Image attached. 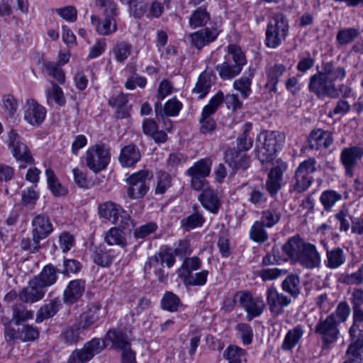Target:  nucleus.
<instances>
[{
  "mask_svg": "<svg viewBox=\"0 0 363 363\" xmlns=\"http://www.w3.org/2000/svg\"><path fill=\"white\" fill-rule=\"evenodd\" d=\"M247 63L246 57L241 48L235 44L228 46V54L224 61L216 66L219 77L223 80H230L238 76Z\"/></svg>",
  "mask_w": 363,
  "mask_h": 363,
  "instance_id": "nucleus-1",
  "label": "nucleus"
},
{
  "mask_svg": "<svg viewBox=\"0 0 363 363\" xmlns=\"http://www.w3.org/2000/svg\"><path fill=\"white\" fill-rule=\"evenodd\" d=\"M285 140V135L279 131H264L256 141L257 157L263 163L274 159L275 153L281 149Z\"/></svg>",
  "mask_w": 363,
  "mask_h": 363,
  "instance_id": "nucleus-2",
  "label": "nucleus"
},
{
  "mask_svg": "<svg viewBox=\"0 0 363 363\" xmlns=\"http://www.w3.org/2000/svg\"><path fill=\"white\" fill-rule=\"evenodd\" d=\"M289 30L286 18L281 13L275 14L269 21L266 30V45L277 48L285 40Z\"/></svg>",
  "mask_w": 363,
  "mask_h": 363,
  "instance_id": "nucleus-3",
  "label": "nucleus"
},
{
  "mask_svg": "<svg viewBox=\"0 0 363 363\" xmlns=\"http://www.w3.org/2000/svg\"><path fill=\"white\" fill-rule=\"evenodd\" d=\"M99 214L123 230L128 229L133 225L128 212L123 210L120 205L112 201H106L100 204Z\"/></svg>",
  "mask_w": 363,
  "mask_h": 363,
  "instance_id": "nucleus-4",
  "label": "nucleus"
},
{
  "mask_svg": "<svg viewBox=\"0 0 363 363\" xmlns=\"http://www.w3.org/2000/svg\"><path fill=\"white\" fill-rule=\"evenodd\" d=\"M152 177V172L146 169L131 174L127 179L129 184L127 190L128 196L131 199L143 198L150 189V183Z\"/></svg>",
  "mask_w": 363,
  "mask_h": 363,
  "instance_id": "nucleus-5",
  "label": "nucleus"
},
{
  "mask_svg": "<svg viewBox=\"0 0 363 363\" xmlns=\"http://www.w3.org/2000/svg\"><path fill=\"white\" fill-rule=\"evenodd\" d=\"M338 323L334 315H330L323 322L319 323V339L321 340L320 355H327L339 335Z\"/></svg>",
  "mask_w": 363,
  "mask_h": 363,
  "instance_id": "nucleus-6",
  "label": "nucleus"
},
{
  "mask_svg": "<svg viewBox=\"0 0 363 363\" xmlns=\"http://www.w3.org/2000/svg\"><path fill=\"white\" fill-rule=\"evenodd\" d=\"M110 160V151L104 145H96L86 152V166L95 173L105 169Z\"/></svg>",
  "mask_w": 363,
  "mask_h": 363,
  "instance_id": "nucleus-7",
  "label": "nucleus"
},
{
  "mask_svg": "<svg viewBox=\"0 0 363 363\" xmlns=\"http://www.w3.org/2000/svg\"><path fill=\"white\" fill-rule=\"evenodd\" d=\"M8 142L9 147L12 149L13 157L17 161L23 164H19V169H25L27 164L34 163V159L28 147L21 141L20 136L13 129L8 133Z\"/></svg>",
  "mask_w": 363,
  "mask_h": 363,
  "instance_id": "nucleus-8",
  "label": "nucleus"
},
{
  "mask_svg": "<svg viewBox=\"0 0 363 363\" xmlns=\"http://www.w3.org/2000/svg\"><path fill=\"white\" fill-rule=\"evenodd\" d=\"M315 171V159L309 158L301 162L297 168L293 188L297 192L305 191L312 182V177L310 175Z\"/></svg>",
  "mask_w": 363,
  "mask_h": 363,
  "instance_id": "nucleus-9",
  "label": "nucleus"
},
{
  "mask_svg": "<svg viewBox=\"0 0 363 363\" xmlns=\"http://www.w3.org/2000/svg\"><path fill=\"white\" fill-rule=\"evenodd\" d=\"M106 347L104 341L94 337L86 342L82 348L75 349L72 353V360L77 363H86Z\"/></svg>",
  "mask_w": 363,
  "mask_h": 363,
  "instance_id": "nucleus-10",
  "label": "nucleus"
},
{
  "mask_svg": "<svg viewBox=\"0 0 363 363\" xmlns=\"http://www.w3.org/2000/svg\"><path fill=\"white\" fill-rule=\"evenodd\" d=\"M363 157V147L353 145L344 147L340 153V160L343 165L345 174L349 177L354 175V169L358 161Z\"/></svg>",
  "mask_w": 363,
  "mask_h": 363,
  "instance_id": "nucleus-11",
  "label": "nucleus"
},
{
  "mask_svg": "<svg viewBox=\"0 0 363 363\" xmlns=\"http://www.w3.org/2000/svg\"><path fill=\"white\" fill-rule=\"evenodd\" d=\"M267 303L274 316L284 313V308L291 303V298L279 293L274 286L269 287L266 292Z\"/></svg>",
  "mask_w": 363,
  "mask_h": 363,
  "instance_id": "nucleus-12",
  "label": "nucleus"
},
{
  "mask_svg": "<svg viewBox=\"0 0 363 363\" xmlns=\"http://www.w3.org/2000/svg\"><path fill=\"white\" fill-rule=\"evenodd\" d=\"M220 33L219 27L214 24L211 27H206L190 34L189 37L191 44L197 49L201 50L215 41Z\"/></svg>",
  "mask_w": 363,
  "mask_h": 363,
  "instance_id": "nucleus-13",
  "label": "nucleus"
},
{
  "mask_svg": "<svg viewBox=\"0 0 363 363\" xmlns=\"http://www.w3.org/2000/svg\"><path fill=\"white\" fill-rule=\"evenodd\" d=\"M143 271L146 279H157L159 282L165 281L168 275L164 270V265L161 259L155 255L147 258Z\"/></svg>",
  "mask_w": 363,
  "mask_h": 363,
  "instance_id": "nucleus-14",
  "label": "nucleus"
},
{
  "mask_svg": "<svg viewBox=\"0 0 363 363\" xmlns=\"http://www.w3.org/2000/svg\"><path fill=\"white\" fill-rule=\"evenodd\" d=\"M240 303L245 309L247 320H252L255 317L259 316L265 308L264 301L261 298H252L250 293L244 292L240 296Z\"/></svg>",
  "mask_w": 363,
  "mask_h": 363,
  "instance_id": "nucleus-15",
  "label": "nucleus"
},
{
  "mask_svg": "<svg viewBox=\"0 0 363 363\" xmlns=\"http://www.w3.org/2000/svg\"><path fill=\"white\" fill-rule=\"evenodd\" d=\"M86 281L83 279H77L70 281L63 291L62 300L67 305L77 303L84 294Z\"/></svg>",
  "mask_w": 363,
  "mask_h": 363,
  "instance_id": "nucleus-16",
  "label": "nucleus"
},
{
  "mask_svg": "<svg viewBox=\"0 0 363 363\" xmlns=\"http://www.w3.org/2000/svg\"><path fill=\"white\" fill-rule=\"evenodd\" d=\"M53 229L52 223L48 216L39 214L33 218L31 233L34 240L40 242L48 238Z\"/></svg>",
  "mask_w": 363,
  "mask_h": 363,
  "instance_id": "nucleus-17",
  "label": "nucleus"
},
{
  "mask_svg": "<svg viewBox=\"0 0 363 363\" xmlns=\"http://www.w3.org/2000/svg\"><path fill=\"white\" fill-rule=\"evenodd\" d=\"M46 289L36 280L32 278L28 281V286L23 288L19 293V298L24 303H33L41 300Z\"/></svg>",
  "mask_w": 363,
  "mask_h": 363,
  "instance_id": "nucleus-18",
  "label": "nucleus"
},
{
  "mask_svg": "<svg viewBox=\"0 0 363 363\" xmlns=\"http://www.w3.org/2000/svg\"><path fill=\"white\" fill-rule=\"evenodd\" d=\"M225 161L235 172L246 170L250 167V157L235 149H228L225 152Z\"/></svg>",
  "mask_w": 363,
  "mask_h": 363,
  "instance_id": "nucleus-19",
  "label": "nucleus"
},
{
  "mask_svg": "<svg viewBox=\"0 0 363 363\" xmlns=\"http://www.w3.org/2000/svg\"><path fill=\"white\" fill-rule=\"evenodd\" d=\"M46 111L35 101L28 100L24 111V118L32 125H39L45 118Z\"/></svg>",
  "mask_w": 363,
  "mask_h": 363,
  "instance_id": "nucleus-20",
  "label": "nucleus"
},
{
  "mask_svg": "<svg viewBox=\"0 0 363 363\" xmlns=\"http://www.w3.org/2000/svg\"><path fill=\"white\" fill-rule=\"evenodd\" d=\"M306 242L299 236L295 235L290 238L288 241L283 245L282 248L284 252L293 261L304 262L308 263L304 257L301 255V251L304 248Z\"/></svg>",
  "mask_w": 363,
  "mask_h": 363,
  "instance_id": "nucleus-21",
  "label": "nucleus"
},
{
  "mask_svg": "<svg viewBox=\"0 0 363 363\" xmlns=\"http://www.w3.org/2000/svg\"><path fill=\"white\" fill-rule=\"evenodd\" d=\"M286 167V164L283 162L270 170L266 182V188L272 196H275L281 189L282 176Z\"/></svg>",
  "mask_w": 363,
  "mask_h": 363,
  "instance_id": "nucleus-22",
  "label": "nucleus"
},
{
  "mask_svg": "<svg viewBox=\"0 0 363 363\" xmlns=\"http://www.w3.org/2000/svg\"><path fill=\"white\" fill-rule=\"evenodd\" d=\"M282 206L279 201H274L270 203L268 208L262 212L261 220L265 227L272 228L278 223L282 215Z\"/></svg>",
  "mask_w": 363,
  "mask_h": 363,
  "instance_id": "nucleus-23",
  "label": "nucleus"
},
{
  "mask_svg": "<svg viewBox=\"0 0 363 363\" xmlns=\"http://www.w3.org/2000/svg\"><path fill=\"white\" fill-rule=\"evenodd\" d=\"M199 200L202 206L212 213H217L220 207V201L218 193L212 188L204 189L199 196Z\"/></svg>",
  "mask_w": 363,
  "mask_h": 363,
  "instance_id": "nucleus-24",
  "label": "nucleus"
},
{
  "mask_svg": "<svg viewBox=\"0 0 363 363\" xmlns=\"http://www.w3.org/2000/svg\"><path fill=\"white\" fill-rule=\"evenodd\" d=\"M105 315V312L102 309L101 306L99 303L96 302L91 305L88 311L82 315V320L80 321L81 328L84 330L96 322L103 318Z\"/></svg>",
  "mask_w": 363,
  "mask_h": 363,
  "instance_id": "nucleus-25",
  "label": "nucleus"
},
{
  "mask_svg": "<svg viewBox=\"0 0 363 363\" xmlns=\"http://www.w3.org/2000/svg\"><path fill=\"white\" fill-rule=\"evenodd\" d=\"M140 157L138 147L134 144H130L121 149L118 160L123 167H130L134 166Z\"/></svg>",
  "mask_w": 363,
  "mask_h": 363,
  "instance_id": "nucleus-26",
  "label": "nucleus"
},
{
  "mask_svg": "<svg viewBox=\"0 0 363 363\" xmlns=\"http://www.w3.org/2000/svg\"><path fill=\"white\" fill-rule=\"evenodd\" d=\"M182 108V104L176 98L168 100L163 108L160 101L155 104V111L158 120H160V118H163V116H177Z\"/></svg>",
  "mask_w": 363,
  "mask_h": 363,
  "instance_id": "nucleus-27",
  "label": "nucleus"
},
{
  "mask_svg": "<svg viewBox=\"0 0 363 363\" xmlns=\"http://www.w3.org/2000/svg\"><path fill=\"white\" fill-rule=\"evenodd\" d=\"M350 343L346 351L347 356L352 357L358 363H363V334L349 333Z\"/></svg>",
  "mask_w": 363,
  "mask_h": 363,
  "instance_id": "nucleus-28",
  "label": "nucleus"
},
{
  "mask_svg": "<svg viewBox=\"0 0 363 363\" xmlns=\"http://www.w3.org/2000/svg\"><path fill=\"white\" fill-rule=\"evenodd\" d=\"M128 95L121 93L113 96L108 99V105L116 109V116L118 118H125L130 116V108L127 106Z\"/></svg>",
  "mask_w": 363,
  "mask_h": 363,
  "instance_id": "nucleus-29",
  "label": "nucleus"
},
{
  "mask_svg": "<svg viewBox=\"0 0 363 363\" xmlns=\"http://www.w3.org/2000/svg\"><path fill=\"white\" fill-rule=\"evenodd\" d=\"M59 271L55 266L51 264L45 265L40 273L35 276L33 278L45 289L55 284L58 279L57 273Z\"/></svg>",
  "mask_w": 363,
  "mask_h": 363,
  "instance_id": "nucleus-30",
  "label": "nucleus"
},
{
  "mask_svg": "<svg viewBox=\"0 0 363 363\" xmlns=\"http://www.w3.org/2000/svg\"><path fill=\"white\" fill-rule=\"evenodd\" d=\"M254 75V69L250 68L240 79L233 82V88L240 93L243 99H247L252 92L251 84Z\"/></svg>",
  "mask_w": 363,
  "mask_h": 363,
  "instance_id": "nucleus-31",
  "label": "nucleus"
},
{
  "mask_svg": "<svg viewBox=\"0 0 363 363\" xmlns=\"http://www.w3.org/2000/svg\"><path fill=\"white\" fill-rule=\"evenodd\" d=\"M115 254L113 250H107L105 247H96L92 253L93 262L101 267H108L113 262Z\"/></svg>",
  "mask_w": 363,
  "mask_h": 363,
  "instance_id": "nucleus-32",
  "label": "nucleus"
},
{
  "mask_svg": "<svg viewBox=\"0 0 363 363\" xmlns=\"http://www.w3.org/2000/svg\"><path fill=\"white\" fill-rule=\"evenodd\" d=\"M62 303L58 298L51 300L48 303L42 306L37 312L35 321L41 323L53 317L59 311Z\"/></svg>",
  "mask_w": 363,
  "mask_h": 363,
  "instance_id": "nucleus-33",
  "label": "nucleus"
},
{
  "mask_svg": "<svg viewBox=\"0 0 363 363\" xmlns=\"http://www.w3.org/2000/svg\"><path fill=\"white\" fill-rule=\"evenodd\" d=\"M47 102L52 106L54 104L58 106H63L66 104V98L61 87L55 82H51L50 86L45 90Z\"/></svg>",
  "mask_w": 363,
  "mask_h": 363,
  "instance_id": "nucleus-34",
  "label": "nucleus"
},
{
  "mask_svg": "<svg viewBox=\"0 0 363 363\" xmlns=\"http://www.w3.org/2000/svg\"><path fill=\"white\" fill-rule=\"evenodd\" d=\"M285 72L286 67L281 64H277L269 67L266 71L267 82L265 84V87L270 91L276 92L279 78L282 76Z\"/></svg>",
  "mask_w": 363,
  "mask_h": 363,
  "instance_id": "nucleus-35",
  "label": "nucleus"
},
{
  "mask_svg": "<svg viewBox=\"0 0 363 363\" xmlns=\"http://www.w3.org/2000/svg\"><path fill=\"white\" fill-rule=\"evenodd\" d=\"M303 327L300 325L289 330L282 342L281 349L285 351L291 350L299 342L303 337Z\"/></svg>",
  "mask_w": 363,
  "mask_h": 363,
  "instance_id": "nucleus-36",
  "label": "nucleus"
},
{
  "mask_svg": "<svg viewBox=\"0 0 363 363\" xmlns=\"http://www.w3.org/2000/svg\"><path fill=\"white\" fill-rule=\"evenodd\" d=\"M106 339L112 343V347L117 350H123L130 346L126 334L118 330H109L106 334Z\"/></svg>",
  "mask_w": 363,
  "mask_h": 363,
  "instance_id": "nucleus-37",
  "label": "nucleus"
},
{
  "mask_svg": "<svg viewBox=\"0 0 363 363\" xmlns=\"http://www.w3.org/2000/svg\"><path fill=\"white\" fill-rule=\"evenodd\" d=\"M346 72L343 67L334 69L333 62H323V72H319V80L343 79Z\"/></svg>",
  "mask_w": 363,
  "mask_h": 363,
  "instance_id": "nucleus-38",
  "label": "nucleus"
},
{
  "mask_svg": "<svg viewBox=\"0 0 363 363\" xmlns=\"http://www.w3.org/2000/svg\"><path fill=\"white\" fill-rule=\"evenodd\" d=\"M47 182L49 189L55 196H63L67 193V190L58 181L52 169L48 168L45 170Z\"/></svg>",
  "mask_w": 363,
  "mask_h": 363,
  "instance_id": "nucleus-39",
  "label": "nucleus"
},
{
  "mask_svg": "<svg viewBox=\"0 0 363 363\" xmlns=\"http://www.w3.org/2000/svg\"><path fill=\"white\" fill-rule=\"evenodd\" d=\"M211 162L209 159H201L189 168L186 174L189 176L206 177L211 172Z\"/></svg>",
  "mask_w": 363,
  "mask_h": 363,
  "instance_id": "nucleus-40",
  "label": "nucleus"
},
{
  "mask_svg": "<svg viewBox=\"0 0 363 363\" xmlns=\"http://www.w3.org/2000/svg\"><path fill=\"white\" fill-rule=\"evenodd\" d=\"M246 351L236 345L228 346L223 352V357L228 360V363H242L245 362Z\"/></svg>",
  "mask_w": 363,
  "mask_h": 363,
  "instance_id": "nucleus-41",
  "label": "nucleus"
},
{
  "mask_svg": "<svg viewBox=\"0 0 363 363\" xmlns=\"http://www.w3.org/2000/svg\"><path fill=\"white\" fill-rule=\"evenodd\" d=\"M133 46L126 41H120L113 46L112 52L118 62H124L131 54Z\"/></svg>",
  "mask_w": 363,
  "mask_h": 363,
  "instance_id": "nucleus-42",
  "label": "nucleus"
},
{
  "mask_svg": "<svg viewBox=\"0 0 363 363\" xmlns=\"http://www.w3.org/2000/svg\"><path fill=\"white\" fill-rule=\"evenodd\" d=\"M210 14L203 7L195 10L189 17V25L192 28L205 26L210 21Z\"/></svg>",
  "mask_w": 363,
  "mask_h": 363,
  "instance_id": "nucleus-43",
  "label": "nucleus"
},
{
  "mask_svg": "<svg viewBox=\"0 0 363 363\" xmlns=\"http://www.w3.org/2000/svg\"><path fill=\"white\" fill-rule=\"evenodd\" d=\"M304 248L301 251V255L304 257L305 259L309 263L304 262H299L304 267L308 269H312L316 266L318 255L316 248L314 245L310 243H306Z\"/></svg>",
  "mask_w": 363,
  "mask_h": 363,
  "instance_id": "nucleus-44",
  "label": "nucleus"
},
{
  "mask_svg": "<svg viewBox=\"0 0 363 363\" xmlns=\"http://www.w3.org/2000/svg\"><path fill=\"white\" fill-rule=\"evenodd\" d=\"M161 306L164 310L175 312L182 306V302L176 294L171 291H166L162 298Z\"/></svg>",
  "mask_w": 363,
  "mask_h": 363,
  "instance_id": "nucleus-45",
  "label": "nucleus"
},
{
  "mask_svg": "<svg viewBox=\"0 0 363 363\" xmlns=\"http://www.w3.org/2000/svg\"><path fill=\"white\" fill-rule=\"evenodd\" d=\"M45 73L54 78L58 83L63 84L65 82V74L62 69L55 62H47L43 65Z\"/></svg>",
  "mask_w": 363,
  "mask_h": 363,
  "instance_id": "nucleus-46",
  "label": "nucleus"
},
{
  "mask_svg": "<svg viewBox=\"0 0 363 363\" xmlns=\"http://www.w3.org/2000/svg\"><path fill=\"white\" fill-rule=\"evenodd\" d=\"M201 261L198 257L185 258L183 264L179 269V276L182 279L186 277L187 274H191L193 271L200 269Z\"/></svg>",
  "mask_w": 363,
  "mask_h": 363,
  "instance_id": "nucleus-47",
  "label": "nucleus"
},
{
  "mask_svg": "<svg viewBox=\"0 0 363 363\" xmlns=\"http://www.w3.org/2000/svg\"><path fill=\"white\" fill-rule=\"evenodd\" d=\"M120 228H111L107 231L105 242L109 245H117L121 247L126 245V240Z\"/></svg>",
  "mask_w": 363,
  "mask_h": 363,
  "instance_id": "nucleus-48",
  "label": "nucleus"
},
{
  "mask_svg": "<svg viewBox=\"0 0 363 363\" xmlns=\"http://www.w3.org/2000/svg\"><path fill=\"white\" fill-rule=\"evenodd\" d=\"M251 129L252 124L246 123L243 133L237 138V147L239 152L247 151L252 147L253 140L249 135Z\"/></svg>",
  "mask_w": 363,
  "mask_h": 363,
  "instance_id": "nucleus-49",
  "label": "nucleus"
},
{
  "mask_svg": "<svg viewBox=\"0 0 363 363\" xmlns=\"http://www.w3.org/2000/svg\"><path fill=\"white\" fill-rule=\"evenodd\" d=\"M12 320L16 325H19L21 322L26 321L33 318V311H28L22 304H16L12 308Z\"/></svg>",
  "mask_w": 363,
  "mask_h": 363,
  "instance_id": "nucleus-50",
  "label": "nucleus"
},
{
  "mask_svg": "<svg viewBox=\"0 0 363 363\" xmlns=\"http://www.w3.org/2000/svg\"><path fill=\"white\" fill-rule=\"evenodd\" d=\"M265 224L262 221H256L251 228L250 238L257 242H264L268 240V234L264 230Z\"/></svg>",
  "mask_w": 363,
  "mask_h": 363,
  "instance_id": "nucleus-51",
  "label": "nucleus"
},
{
  "mask_svg": "<svg viewBox=\"0 0 363 363\" xmlns=\"http://www.w3.org/2000/svg\"><path fill=\"white\" fill-rule=\"evenodd\" d=\"M281 286L284 291L296 298L299 294V279L296 275H289L283 281Z\"/></svg>",
  "mask_w": 363,
  "mask_h": 363,
  "instance_id": "nucleus-52",
  "label": "nucleus"
},
{
  "mask_svg": "<svg viewBox=\"0 0 363 363\" xmlns=\"http://www.w3.org/2000/svg\"><path fill=\"white\" fill-rule=\"evenodd\" d=\"M204 222L205 219L203 216L196 212L182 219L181 226L185 230L189 231L196 228L201 227Z\"/></svg>",
  "mask_w": 363,
  "mask_h": 363,
  "instance_id": "nucleus-53",
  "label": "nucleus"
},
{
  "mask_svg": "<svg viewBox=\"0 0 363 363\" xmlns=\"http://www.w3.org/2000/svg\"><path fill=\"white\" fill-rule=\"evenodd\" d=\"M155 194H163L172 186V177L167 172L160 171L157 173Z\"/></svg>",
  "mask_w": 363,
  "mask_h": 363,
  "instance_id": "nucleus-54",
  "label": "nucleus"
},
{
  "mask_svg": "<svg viewBox=\"0 0 363 363\" xmlns=\"http://www.w3.org/2000/svg\"><path fill=\"white\" fill-rule=\"evenodd\" d=\"M116 16H105L104 20L97 26L96 31L103 35H108L115 33L117 30Z\"/></svg>",
  "mask_w": 363,
  "mask_h": 363,
  "instance_id": "nucleus-55",
  "label": "nucleus"
},
{
  "mask_svg": "<svg viewBox=\"0 0 363 363\" xmlns=\"http://www.w3.org/2000/svg\"><path fill=\"white\" fill-rule=\"evenodd\" d=\"M211 86V79L205 74H200L193 92L199 94V99L205 97Z\"/></svg>",
  "mask_w": 363,
  "mask_h": 363,
  "instance_id": "nucleus-56",
  "label": "nucleus"
},
{
  "mask_svg": "<svg viewBox=\"0 0 363 363\" xmlns=\"http://www.w3.org/2000/svg\"><path fill=\"white\" fill-rule=\"evenodd\" d=\"M208 275V270H202L195 274H187L183 278V281L186 285L189 286H203L206 283L207 277Z\"/></svg>",
  "mask_w": 363,
  "mask_h": 363,
  "instance_id": "nucleus-57",
  "label": "nucleus"
},
{
  "mask_svg": "<svg viewBox=\"0 0 363 363\" xmlns=\"http://www.w3.org/2000/svg\"><path fill=\"white\" fill-rule=\"evenodd\" d=\"M341 199L342 195L340 194L333 190H328L322 193L320 200L325 209L328 211Z\"/></svg>",
  "mask_w": 363,
  "mask_h": 363,
  "instance_id": "nucleus-58",
  "label": "nucleus"
},
{
  "mask_svg": "<svg viewBox=\"0 0 363 363\" xmlns=\"http://www.w3.org/2000/svg\"><path fill=\"white\" fill-rule=\"evenodd\" d=\"M334 80L327 78H324L323 80H319V95L324 94L331 98H337L339 93L337 89L335 88Z\"/></svg>",
  "mask_w": 363,
  "mask_h": 363,
  "instance_id": "nucleus-59",
  "label": "nucleus"
},
{
  "mask_svg": "<svg viewBox=\"0 0 363 363\" xmlns=\"http://www.w3.org/2000/svg\"><path fill=\"white\" fill-rule=\"evenodd\" d=\"M363 310L362 308L352 310V325L349 333L363 334Z\"/></svg>",
  "mask_w": 363,
  "mask_h": 363,
  "instance_id": "nucleus-60",
  "label": "nucleus"
},
{
  "mask_svg": "<svg viewBox=\"0 0 363 363\" xmlns=\"http://www.w3.org/2000/svg\"><path fill=\"white\" fill-rule=\"evenodd\" d=\"M359 35V30L354 28L340 30L337 34V41L340 45H346L353 41Z\"/></svg>",
  "mask_w": 363,
  "mask_h": 363,
  "instance_id": "nucleus-61",
  "label": "nucleus"
},
{
  "mask_svg": "<svg viewBox=\"0 0 363 363\" xmlns=\"http://www.w3.org/2000/svg\"><path fill=\"white\" fill-rule=\"evenodd\" d=\"M212 114H204L202 111L201 118L199 119L200 132L203 134L211 133L216 128V123L213 118L211 117Z\"/></svg>",
  "mask_w": 363,
  "mask_h": 363,
  "instance_id": "nucleus-62",
  "label": "nucleus"
},
{
  "mask_svg": "<svg viewBox=\"0 0 363 363\" xmlns=\"http://www.w3.org/2000/svg\"><path fill=\"white\" fill-rule=\"evenodd\" d=\"M38 198L39 194L33 187L27 188L21 192V203L26 207L34 206Z\"/></svg>",
  "mask_w": 363,
  "mask_h": 363,
  "instance_id": "nucleus-63",
  "label": "nucleus"
},
{
  "mask_svg": "<svg viewBox=\"0 0 363 363\" xmlns=\"http://www.w3.org/2000/svg\"><path fill=\"white\" fill-rule=\"evenodd\" d=\"M342 282L347 285L362 284L363 283V264L359 266L357 272L344 275Z\"/></svg>",
  "mask_w": 363,
  "mask_h": 363,
  "instance_id": "nucleus-64",
  "label": "nucleus"
}]
</instances>
